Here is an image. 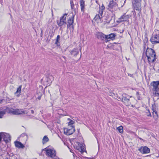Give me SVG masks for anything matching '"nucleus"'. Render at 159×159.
<instances>
[{"label":"nucleus","instance_id":"obj_24","mask_svg":"<svg viewBox=\"0 0 159 159\" xmlns=\"http://www.w3.org/2000/svg\"><path fill=\"white\" fill-rule=\"evenodd\" d=\"M53 77L51 75L49 76L47 78V82H49V84H50L52 83V81L53 80Z\"/></svg>","mask_w":159,"mask_h":159},{"label":"nucleus","instance_id":"obj_17","mask_svg":"<svg viewBox=\"0 0 159 159\" xmlns=\"http://www.w3.org/2000/svg\"><path fill=\"white\" fill-rule=\"evenodd\" d=\"M80 4L81 7V11L83 13L84 11V1L83 0H80Z\"/></svg>","mask_w":159,"mask_h":159},{"label":"nucleus","instance_id":"obj_37","mask_svg":"<svg viewBox=\"0 0 159 159\" xmlns=\"http://www.w3.org/2000/svg\"><path fill=\"white\" fill-rule=\"evenodd\" d=\"M2 100H0V103H2Z\"/></svg>","mask_w":159,"mask_h":159},{"label":"nucleus","instance_id":"obj_39","mask_svg":"<svg viewBox=\"0 0 159 159\" xmlns=\"http://www.w3.org/2000/svg\"><path fill=\"white\" fill-rule=\"evenodd\" d=\"M62 57L63 58H64V59H65V57L64 56H63Z\"/></svg>","mask_w":159,"mask_h":159},{"label":"nucleus","instance_id":"obj_44","mask_svg":"<svg viewBox=\"0 0 159 159\" xmlns=\"http://www.w3.org/2000/svg\"><path fill=\"white\" fill-rule=\"evenodd\" d=\"M158 72H159V69H158Z\"/></svg>","mask_w":159,"mask_h":159},{"label":"nucleus","instance_id":"obj_47","mask_svg":"<svg viewBox=\"0 0 159 159\" xmlns=\"http://www.w3.org/2000/svg\"><path fill=\"white\" fill-rule=\"evenodd\" d=\"M97 142H98V140H97Z\"/></svg>","mask_w":159,"mask_h":159},{"label":"nucleus","instance_id":"obj_30","mask_svg":"<svg viewBox=\"0 0 159 159\" xmlns=\"http://www.w3.org/2000/svg\"><path fill=\"white\" fill-rule=\"evenodd\" d=\"M101 14H102L103 11V10H104L105 9V7L103 5H102V6L101 7ZM100 14H101L100 13Z\"/></svg>","mask_w":159,"mask_h":159},{"label":"nucleus","instance_id":"obj_8","mask_svg":"<svg viewBox=\"0 0 159 159\" xmlns=\"http://www.w3.org/2000/svg\"><path fill=\"white\" fill-rule=\"evenodd\" d=\"M156 34H154L151 39L150 40L152 44L159 43V31H155Z\"/></svg>","mask_w":159,"mask_h":159},{"label":"nucleus","instance_id":"obj_13","mask_svg":"<svg viewBox=\"0 0 159 159\" xmlns=\"http://www.w3.org/2000/svg\"><path fill=\"white\" fill-rule=\"evenodd\" d=\"M129 18V15L125 14L118 19L117 22L119 23H120L123 21H126L128 20Z\"/></svg>","mask_w":159,"mask_h":159},{"label":"nucleus","instance_id":"obj_12","mask_svg":"<svg viewBox=\"0 0 159 159\" xmlns=\"http://www.w3.org/2000/svg\"><path fill=\"white\" fill-rule=\"evenodd\" d=\"M75 129L74 126H71L70 128H65L64 129V132L65 134L67 135H70L72 134L75 131Z\"/></svg>","mask_w":159,"mask_h":159},{"label":"nucleus","instance_id":"obj_9","mask_svg":"<svg viewBox=\"0 0 159 159\" xmlns=\"http://www.w3.org/2000/svg\"><path fill=\"white\" fill-rule=\"evenodd\" d=\"M117 2L115 1H111L108 5V9L110 11H113L117 9Z\"/></svg>","mask_w":159,"mask_h":159},{"label":"nucleus","instance_id":"obj_28","mask_svg":"<svg viewBox=\"0 0 159 159\" xmlns=\"http://www.w3.org/2000/svg\"><path fill=\"white\" fill-rule=\"evenodd\" d=\"M70 5H71V8L72 9H73L74 6V4L73 3V0H71L70 1Z\"/></svg>","mask_w":159,"mask_h":159},{"label":"nucleus","instance_id":"obj_11","mask_svg":"<svg viewBox=\"0 0 159 159\" xmlns=\"http://www.w3.org/2000/svg\"><path fill=\"white\" fill-rule=\"evenodd\" d=\"M9 112L14 115H19L22 114H27L26 111H24L22 109H11L10 110Z\"/></svg>","mask_w":159,"mask_h":159},{"label":"nucleus","instance_id":"obj_38","mask_svg":"<svg viewBox=\"0 0 159 159\" xmlns=\"http://www.w3.org/2000/svg\"><path fill=\"white\" fill-rule=\"evenodd\" d=\"M97 36V37H98V39L99 38V36L98 35H97V34H96Z\"/></svg>","mask_w":159,"mask_h":159},{"label":"nucleus","instance_id":"obj_48","mask_svg":"<svg viewBox=\"0 0 159 159\" xmlns=\"http://www.w3.org/2000/svg\"><path fill=\"white\" fill-rule=\"evenodd\" d=\"M100 21L101 20V18H100Z\"/></svg>","mask_w":159,"mask_h":159},{"label":"nucleus","instance_id":"obj_45","mask_svg":"<svg viewBox=\"0 0 159 159\" xmlns=\"http://www.w3.org/2000/svg\"><path fill=\"white\" fill-rule=\"evenodd\" d=\"M42 33V30H41V33Z\"/></svg>","mask_w":159,"mask_h":159},{"label":"nucleus","instance_id":"obj_3","mask_svg":"<svg viewBox=\"0 0 159 159\" xmlns=\"http://www.w3.org/2000/svg\"><path fill=\"white\" fill-rule=\"evenodd\" d=\"M116 36V34L114 33H111L109 35H106L100 33V39L107 42L110 40L114 39Z\"/></svg>","mask_w":159,"mask_h":159},{"label":"nucleus","instance_id":"obj_32","mask_svg":"<svg viewBox=\"0 0 159 159\" xmlns=\"http://www.w3.org/2000/svg\"><path fill=\"white\" fill-rule=\"evenodd\" d=\"M151 113L149 111V110H148V112L147 113V116H151Z\"/></svg>","mask_w":159,"mask_h":159},{"label":"nucleus","instance_id":"obj_43","mask_svg":"<svg viewBox=\"0 0 159 159\" xmlns=\"http://www.w3.org/2000/svg\"><path fill=\"white\" fill-rule=\"evenodd\" d=\"M134 14H135V12H134Z\"/></svg>","mask_w":159,"mask_h":159},{"label":"nucleus","instance_id":"obj_5","mask_svg":"<svg viewBox=\"0 0 159 159\" xmlns=\"http://www.w3.org/2000/svg\"><path fill=\"white\" fill-rule=\"evenodd\" d=\"M151 84L153 87V91L155 92L154 93V96L159 97V89L158 87L159 85V81H153L151 83Z\"/></svg>","mask_w":159,"mask_h":159},{"label":"nucleus","instance_id":"obj_20","mask_svg":"<svg viewBox=\"0 0 159 159\" xmlns=\"http://www.w3.org/2000/svg\"><path fill=\"white\" fill-rule=\"evenodd\" d=\"M21 86H20L17 88L16 91L15 93V94L16 95L17 97H19L21 92Z\"/></svg>","mask_w":159,"mask_h":159},{"label":"nucleus","instance_id":"obj_4","mask_svg":"<svg viewBox=\"0 0 159 159\" xmlns=\"http://www.w3.org/2000/svg\"><path fill=\"white\" fill-rule=\"evenodd\" d=\"M43 150L46 151V154L48 157L52 158L56 156V151L53 148H49L48 147H47L44 149Z\"/></svg>","mask_w":159,"mask_h":159},{"label":"nucleus","instance_id":"obj_23","mask_svg":"<svg viewBox=\"0 0 159 159\" xmlns=\"http://www.w3.org/2000/svg\"><path fill=\"white\" fill-rule=\"evenodd\" d=\"M117 130L120 133H123V129L122 126H120L116 128Z\"/></svg>","mask_w":159,"mask_h":159},{"label":"nucleus","instance_id":"obj_34","mask_svg":"<svg viewBox=\"0 0 159 159\" xmlns=\"http://www.w3.org/2000/svg\"><path fill=\"white\" fill-rule=\"evenodd\" d=\"M30 111H31V113H32V114H33V113H34V111H33V110H31Z\"/></svg>","mask_w":159,"mask_h":159},{"label":"nucleus","instance_id":"obj_7","mask_svg":"<svg viewBox=\"0 0 159 159\" xmlns=\"http://www.w3.org/2000/svg\"><path fill=\"white\" fill-rule=\"evenodd\" d=\"M74 147L75 149L78 150L82 153L85 151L84 145L83 144L80 143L79 142H76L75 143Z\"/></svg>","mask_w":159,"mask_h":159},{"label":"nucleus","instance_id":"obj_26","mask_svg":"<svg viewBox=\"0 0 159 159\" xmlns=\"http://www.w3.org/2000/svg\"><path fill=\"white\" fill-rule=\"evenodd\" d=\"M68 120H70L69 122L68 123V125L70 126V127H71V126H73L72 125L74 123V121L69 119H68Z\"/></svg>","mask_w":159,"mask_h":159},{"label":"nucleus","instance_id":"obj_25","mask_svg":"<svg viewBox=\"0 0 159 159\" xmlns=\"http://www.w3.org/2000/svg\"><path fill=\"white\" fill-rule=\"evenodd\" d=\"M109 94L110 96H115L117 98V96H118L117 95V94L113 92L111 90H109Z\"/></svg>","mask_w":159,"mask_h":159},{"label":"nucleus","instance_id":"obj_2","mask_svg":"<svg viewBox=\"0 0 159 159\" xmlns=\"http://www.w3.org/2000/svg\"><path fill=\"white\" fill-rule=\"evenodd\" d=\"M131 97L125 93H123L120 96H117V98L120 100L127 106H129L131 105L130 98Z\"/></svg>","mask_w":159,"mask_h":159},{"label":"nucleus","instance_id":"obj_29","mask_svg":"<svg viewBox=\"0 0 159 159\" xmlns=\"http://www.w3.org/2000/svg\"><path fill=\"white\" fill-rule=\"evenodd\" d=\"M60 38V36L59 35H58L57 36V39L56 42H55L56 44H57V43L58 42Z\"/></svg>","mask_w":159,"mask_h":159},{"label":"nucleus","instance_id":"obj_42","mask_svg":"<svg viewBox=\"0 0 159 159\" xmlns=\"http://www.w3.org/2000/svg\"><path fill=\"white\" fill-rule=\"evenodd\" d=\"M54 159H59V158H55Z\"/></svg>","mask_w":159,"mask_h":159},{"label":"nucleus","instance_id":"obj_10","mask_svg":"<svg viewBox=\"0 0 159 159\" xmlns=\"http://www.w3.org/2000/svg\"><path fill=\"white\" fill-rule=\"evenodd\" d=\"M67 15L66 14H64L62 16L60 17L59 21L57 20V24L59 26H61L66 24V19Z\"/></svg>","mask_w":159,"mask_h":159},{"label":"nucleus","instance_id":"obj_41","mask_svg":"<svg viewBox=\"0 0 159 159\" xmlns=\"http://www.w3.org/2000/svg\"><path fill=\"white\" fill-rule=\"evenodd\" d=\"M139 139H140V140H142L143 139H141V138H139Z\"/></svg>","mask_w":159,"mask_h":159},{"label":"nucleus","instance_id":"obj_18","mask_svg":"<svg viewBox=\"0 0 159 159\" xmlns=\"http://www.w3.org/2000/svg\"><path fill=\"white\" fill-rule=\"evenodd\" d=\"M73 22V17L70 18L67 21V23L68 24L67 25V27H68L69 26H70L71 25H72Z\"/></svg>","mask_w":159,"mask_h":159},{"label":"nucleus","instance_id":"obj_21","mask_svg":"<svg viewBox=\"0 0 159 159\" xmlns=\"http://www.w3.org/2000/svg\"><path fill=\"white\" fill-rule=\"evenodd\" d=\"M20 138H24V142L25 143L26 142V141L28 139V136L25 133H23L20 136Z\"/></svg>","mask_w":159,"mask_h":159},{"label":"nucleus","instance_id":"obj_15","mask_svg":"<svg viewBox=\"0 0 159 159\" xmlns=\"http://www.w3.org/2000/svg\"><path fill=\"white\" fill-rule=\"evenodd\" d=\"M14 143L15 146L18 148H23L25 147V146L20 142L17 141H15Z\"/></svg>","mask_w":159,"mask_h":159},{"label":"nucleus","instance_id":"obj_36","mask_svg":"<svg viewBox=\"0 0 159 159\" xmlns=\"http://www.w3.org/2000/svg\"><path fill=\"white\" fill-rule=\"evenodd\" d=\"M117 0H111V1H115V2H116V1H117Z\"/></svg>","mask_w":159,"mask_h":159},{"label":"nucleus","instance_id":"obj_35","mask_svg":"<svg viewBox=\"0 0 159 159\" xmlns=\"http://www.w3.org/2000/svg\"><path fill=\"white\" fill-rule=\"evenodd\" d=\"M95 2H96V3L98 4H99V3H98V1L97 0H95Z\"/></svg>","mask_w":159,"mask_h":159},{"label":"nucleus","instance_id":"obj_16","mask_svg":"<svg viewBox=\"0 0 159 159\" xmlns=\"http://www.w3.org/2000/svg\"><path fill=\"white\" fill-rule=\"evenodd\" d=\"M93 20H94V23L95 25H98V23L99 20V14L97 15L94 18Z\"/></svg>","mask_w":159,"mask_h":159},{"label":"nucleus","instance_id":"obj_46","mask_svg":"<svg viewBox=\"0 0 159 159\" xmlns=\"http://www.w3.org/2000/svg\"><path fill=\"white\" fill-rule=\"evenodd\" d=\"M98 148H99V144H98Z\"/></svg>","mask_w":159,"mask_h":159},{"label":"nucleus","instance_id":"obj_40","mask_svg":"<svg viewBox=\"0 0 159 159\" xmlns=\"http://www.w3.org/2000/svg\"><path fill=\"white\" fill-rule=\"evenodd\" d=\"M155 112L156 114L157 113V112L156 111H155Z\"/></svg>","mask_w":159,"mask_h":159},{"label":"nucleus","instance_id":"obj_22","mask_svg":"<svg viewBox=\"0 0 159 159\" xmlns=\"http://www.w3.org/2000/svg\"><path fill=\"white\" fill-rule=\"evenodd\" d=\"M48 140L49 139L48 137L46 136H44L42 139V143L43 144L45 143L48 142Z\"/></svg>","mask_w":159,"mask_h":159},{"label":"nucleus","instance_id":"obj_19","mask_svg":"<svg viewBox=\"0 0 159 159\" xmlns=\"http://www.w3.org/2000/svg\"><path fill=\"white\" fill-rule=\"evenodd\" d=\"M70 53L72 55H73L74 57H75L79 53V51L76 49H74L70 52Z\"/></svg>","mask_w":159,"mask_h":159},{"label":"nucleus","instance_id":"obj_1","mask_svg":"<svg viewBox=\"0 0 159 159\" xmlns=\"http://www.w3.org/2000/svg\"><path fill=\"white\" fill-rule=\"evenodd\" d=\"M146 55L149 62H153L155 61L156 59V54L153 49L148 48L146 51Z\"/></svg>","mask_w":159,"mask_h":159},{"label":"nucleus","instance_id":"obj_6","mask_svg":"<svg viewBox=\"0 0 159 159\" xmlns=\"http://www.w3.org/2000/svg\"><path fill=\"white\" fill-rule=\"evenodd\" d=\"M141 0H133L132 4L134 8L136 10L140 11Z\"/></svg>","mask_w":159,"mask_h":159},{"label":"nucleus","instance_id":"obj_27","mask_svg":"<svg viewBox=\"0 0 159 159\" xmlns=\"http://www.w3.org/2000/svg\"><path fill=\"white\" fill-rule=\"evenodd\" d=\"M5 114V112L4 111H0V118H2Z\"/></svg>","mask_w":159,"mask_h":159},{"label":"nucleus","instance_id":"obj_14","mask_svg":"<svg viewBox=\"0 0 159 159\" xmlns=\"http://www.w3.org/2000/svg\"><path fill=\"white\" fill-rule=\"evenodd\" d=\"M138 150L143 154L148 153L150 151L149 148L146 146L141 147Z\"/></svg>","mask_w":159,"mask_h":159},{"label":"nucleus","instance_id":"obj_31","mask_svg":"<svg viewBox=\"0 0 159 159\" xmlns=\"http://www.w3.org/2000/svg\"><path fill=\"white\" fill-rule=\"evenodd\" d=\"M128 75L130 77H132V78H134V77L133 74H131L128 73Z\"/></svg>","mask_w":159,"mask_h":159},{"label":"nucleus","instance_id":"obj_33","mask_svg":"<svg viewBox=\"0 0 159 159\" xmlns=\"http://www.w3.org/2000/svg\"><path fill=\"white\" fill-rule=\"evenodd\" d=\"M41 96H39L38 98H37V99L39 100H40L41 98Z\"/></svg>","mask_w":159,"mask_h":159}]
</instances>
